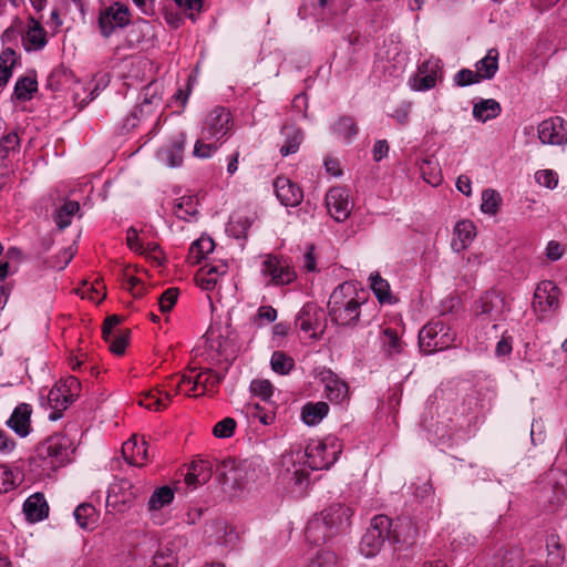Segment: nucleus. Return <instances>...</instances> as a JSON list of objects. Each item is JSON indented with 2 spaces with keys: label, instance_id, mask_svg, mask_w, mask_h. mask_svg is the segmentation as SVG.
Instances as JSON below:
<instances>
[{
  "label": "nucleus",
  "instance_id": "nucleus-1",
  "mask_svg": "<svg viewBox=\"0 0 567 567\" xmlns=\"http://www.w3.org/2000/svg\"><path fill=\"white\" fill-rule=\"evenodd\" d=\"M239 349V334L230 321H212L202 341L193 349V360L182 375L172 377L167 386L174 393L197 398L215 392L224 374L214 367L229 360Z\"/></svg>",
  "mask_w": 567,
  "mask_h": 567
},
{
  "label": "nucleus",
  "instance_id": "nucleus-2",
  "mask_svg": "<svg viewBox=\"0 0 567 567\" xmlns=\"http://www.w3.org/2000/svg\"><path fill=\"white\" fill-rule=\"evenodd\" d=\"M341 451L342 444L336 436L310 440L303 451L282 456L281 478L301 491L309 484V473L305 465L311 471L329 470L338 461Z\"/></svg>",
  "mask_w": 567,
  "mask_h": 567
},
{
  "label": "nucleus",
  "instance_id": "nucleus-3",
  "mask_svg": "<svg viewBox=\"0 0 567 567\" xmlns=\"http://www.w3.org/2000/svg\"><path fill=\"white\" fill-rule=\"evenodd\" d=\"M75 447L73 441L63 433H55L40 442L30 458L31 471L38 477H49L71 462Z\"/></svg>",
  "mask_w": 567,
  "mask_h": 567
},
{
  "label": "nucleus",
  "instance_id": "nucleus-4",
  "mask_svg": "<svg viewBox=\"0 0 567 567\" xmlns=\"http://www.w3.org/2000/svg\"><path fill=\"white\" fill-rule=\"evenodd\" d=\"M233 128L234 118L230 111L224 106L213 109L203 120L200 136L194 145V156L210 158L229 137Z\"/></svg>",
  "mask_w": 567,
  "mask_h": 567
},
{
  "label": "nucleus",
  "instance_id": "nucleus-5",
  "mask_svg": "<svg viewBox=\"0 0 567 567\" xmlns=\"http://www.w3.org/2000/svg\"><path fill=\"white\" fill-rule=\"evenodd\" d=\"M368 295L357 281H344L331 292L328 309L332 319H359L367 306Z\"/></svg>",
  "mask_w": 567,
  "mask_h": 567
},
{
  "label": "nucleus",
  "instance_id": "nucleus-6",
  "mask_svg": "<svg viewBox=\"0 0 567 567\" xmlns=\"http://www.w3.org/2000/svg\"><path fill=\"white\" fill-rule=\"evenodd\" d=\"M385 540L396 543L399 538L392 530V520L386 515H377L361 538L360 553L367 558H372L380 553Z\"/></svg>",
  "mask_w": 567,
  "mask_h": 567
},
{
  "label": "nucleus",
  "instance_id": "nucleus-7",
  "mask_svg": "<svg viewBox=\"0 0 567 567\" xmlns=\"http://www.w3.org/2000/svg\"><path fill=\"white\" fill-rule=\"evenodd\" d=\"M454 339L455 334L451 332L445 321H427L419 331V344L425 353L447 349Z\"/></svg>",
  "mask_w": 567,
  "mask_h": 567
},
{
  "label": "nucleus",
  "instance_id": "nucleus-8",
  "mask_svg": "<svg viewBox=\"0 0 567 567\" xmlns=\"http://www.w3.org/2000/svg\"><path fill=\"white\" fill-rule=\"evenodd\" d=\"M225 467L228 468L224 473L225 482H231L233 486L239 489L245 488L250 482H256L262 472L259 458L230 461Z\"/></svg>",
  "mask_w": 567,
  "mask_h": 567
},
{
  "label": "nucleus",
  "instance_id": "nucleus-9",
  "mask_svg": "<svg viewBox=\"0 0 567 567\" xmlns=\"http://www.w3.org/2000/svg\"><path fill=\"white\" fill-rule=\"evenodd\" d=\"M260 272L267 285L284 286L292 282L297 275L289 262L277 256H267L261 262Z\"/></svg>",
  "mask_w": 567,
  "mask_h": 567
},
{
  "label": "nucleus",
  "instance_id": "nucleus-10",
  "mask_svg": "<svg viewBox=\"0 0 567 567\" xmlns=\"http://www.w3.org/2000/svg\"><path fill=\"white\" fill-rule=\"evenodd\" d=\"M537 136L543 145L565 146L567 144V121L560 116L543 120L537 126Z\"/></svg>",
  "mask_w": 567,
  "mask_h": 567
},
{
  "label": "nucleus",
  "instance_id": "nucleus-11",
  "mask_svg": "<svg viewBox=\"0 0 567 567\" xmlns=\"http://www.w3.org/2000/svg\"><path fill=\"white\" fill-rule=\"evenodd\" d=\"M130 23V10L118 2L103 9L99 16V28L103 37H111L117 29Z\"/></svg>",
  "mask_w": 567,
  "mask_h": 567
},
{
  "label": "nucleus",
  "instance_id": "nucleus-12",
  "mask_svg": "<svg viewBox=\"0 0 567 567\" xmlns=\"http://www.w3.org/2000/svg\"><path fill=\"white\" fill-rule=\"evenodd\" d=\"M559 306V289L551 280L540 281L534 292L533 309L536 313L550 315Z\"/></svg>",
  "mask_w": 567,
  "mask_h": 567
},
{
  "label": "nucleus",
  "instance_id": "nucleus-13",
  "mask_svg": "<svg viewBox=\"0 0 567 567\" xmlns=\"http://www.w3.org/2000/svg\"><path fill=\"white\" fill-rule=\"evenodd\" d=\"M159 86L156 83H151L141 93V102L132 113V118L126 120L125 126L135 127L140 117L151 115L162 104V95Z\"/></svg>",
  "mask_w": 567,
  "mask_h": 567
},
{
  "label": "nucleus",
  "instance_id": "nucleus-14",
  "mask_svg": "<svg viewBox=\"0 0 567 567\" xmlns=\"http://www.w3.org/2000/svg\"><path fill=\"white\" fill-rule=\"evenodd\" d=\"M186 143L184 132L174 134L167 143L162 145L156 152V158L167 167H178L183 163V153Z\"/></svg>",
  "mask_w": 567,
  "mask_h": 567
},
{
  "label": "nucleus",
  "instance_id": "nucleus-15",
  "mask_svg": "<svg viewBox=\"0 0 567 567\" xmlns=\"http://www.w3.org/2000/svg\"><path fill=\"white\" fill-rule=\"evenodd\" d=\"M122 321H103L102 336L112 353L121 355L128 344L131 330L121 326Z\"/></svg>",
  "mask_w": 567,
  "mask_h": 567
},
{
  "label": "nucleus",
  "instance_id": "nucleus-16",
  "mask_svg": "<svg viewBox=\"0 0 567 567\" xmlns=\"http://www.w3.org/2000/svg\"><path fill=\"white\" fill-rule=\"evenodd\" d=\"M441 71V61L437 59H429L424 61L410 79V86L414 91H429L436 85V80Z\"/></svg>",
  "mask_w": 567,
  "mask_h": 567
},
{
  "label": "nucleus",
  "instance_id": "nucleus-17",
  "mask_svg": "<svg viewBox=\"0 0 567 567\" xmlns=\"http://www.w3.org/2000/svg\"><path fill=\"white\" fill-rule=\"evenodd\" d=\"M326 205L331 217L337 221H344L351 213L352 204L349 192L343 187H332L326 195Z\"/></svg>",
  "mask_w": 567,
  "mask_h": 567
},
{
  "label": "nucleus",
  "instance_id": "nucleus-18",
  "mask_svg": "<svg viewBox=\"0 0 567 567\" xmlns=\"http://www.w3.org/2000/svg\"><path fill=\"white\" fill-rule=\"evenodd\" d=\"M126 244L132 251L145 256L156 265H162L165 260L159 245L155 241H144L134 227L128 228L126 233Z\"/></svg>",
  "mask_w": 567,
  "mask_h": 567
},
{
  "label": "nucleus",
  "instance_id": "nucleus-19",
  "mask_svg": "<svg viewBox=\"0 0 567 567\" xmlns=\"http://www.w3.org/2000/svg\"><path fill=\"white\" fill-rule=\"evenodd\" d=\"M508 307L504 298L496 291H486L475 303L477 316H486L491 319H497L507 313Z\"/></svg>",
  "mask_w": 567,
  "mask_h": 567
},
{
  "label": "nucleus",
  "instance_id": "nucleus-20",
  "mask_svg": "<svg viewBox=\"0 0 567 567\" xmlns=\"http://www.w3.org/2000/svg\"><path fill=\"white\" fill-rule=\"evenodd\" d=\"M328 514H317L306 527L305 536L308 542L319 545L331 540L337 536L336 527L331 528L326 523Z\"/></svg>",
  "mask_w": 567,
  "mask_h": 567
},
{
  "label": "nucleus",
  "instance_id": "nucleus-21",
  "mask_svg": "<svg viewBox=\"0 0 567 567\" xmlns=\"http://www.w3.org/2000/svg\"><path fill=\"white\" fill-rule=\"evenodd\" d=\"M22 45L25 51H39L47 44V32L39 21L29 18L21 32Z\"/></svg>",
  "mask_w": 567,
  "mask_h": 567
},
{
  "label": "nucleus",
  "instance_id": "nucleus-22",
  "mask_svg": "<svg viewBox=\"0 0 567 567\" xmlns=\"http://www.w3.org/2000/svg\"><path fill=\"white\" fill-rule=\"evenodd\" d=\"M319 514H328L326 523L331 528L336 527V534L338 535L349 528L353 511L342 503H333Z\"/></svg>",
  "mask_w": 567,
  "mask_h": 567
},
{
  "label": "nucleus",
  "instance_id": "nucleus-23",
  "mask_svg": "<svg viewBox=\"0 0 567 567\" xmlns=\"http://www.w3.org/2000/svg\"><path fill=\"white\" fill-rule=\"evenodd\" d=\"M275 193L279 202L287 207L298 206L303 198L301 188L287 177H278L274 184Z\"/></svg>",
  "mask_w": 567,
  "mask_h": 567
},
{
  "label": "nucleus",
  "instance_id": "nucleus-24",
  "mask_svg": "<svg viewBox=\"0 0 567 567\" xmlns=\"http://www.w3.org/2000/svg\"><path fill=\"white\" fill-rule=\"evenodd\" d=\"M321 382L324 384L326 398L334 404H341L349 399L348 384L331 371L320 375Z\"/></svg>",
  "mask_w": 567,
  "mask_h": 567
},
{
  "label": "nucleus",
  "instance_id": "nucleus-25",
  "mask_svg": "<svg viewBox=\"0 0 567 567\" xmlns=\"http://www.w3.org/2000/svg\"><path fill=\"white\" fill-rule=\"evenodd\" d=\"M228 272V264L224 260L207 262L197 276L199 286L205 290L214 289L223 276Z\"/></svg>",
  "mask_w": 567,
  "mask_h": 567
},
{
  "label": "nucleus",
  "instance_id": "nucleus-26",
  "mask_svg": "<svg viewBox=\"0 0 567 567\" xmlns=\"http://www.w3.org/2000/svg\"><path fill=\"white\" fill-rule=\"evenodd\" d=\"M32 413V408L28 403H20L17 405L7 421V425L14 431L20 437H25L29 435L31 430L30 416Z\"/></svg>",
  "mask_w": 567,
  "mask_h": 567
},
{
  "label": "nucleus",
  "instance_id": "nucleus-27",
  "mask_svg": "<svg viewBox=\"0 0 567 567\" xmlns=\"http://www.w3.org/2000/svg\"><path fill=\"white\" fill-rule=\"evenodd\" d=\"M23 513L29 522H41L49 515V505L43 494L34 493L23 503Z\"/></svg>",
  "mask_w": 567,
  "mask_h": 567
},
{
  "label": "nucleus",
  "instance_id": "nucleus-28",
  "mask_svg": "<svg viewBox=\"0 0 567 567\" xmlns=\"http://www.w3.org/2000/svg\"><path fill=\"white\" fill-rule=\"evenodd\" d=\"M47 401L51 409V412L49 413V420L51 421L60 420L63 416V411L74 402L71 400V395L64 393L58 384L49 391Z\"/></svg>",
  "mask_w": 567,
  "mask_h": 567
},
{
  "label": "nucleus",
  "instance_id": "nucleus-29",
  "mask_svg": "<svg viewBox=\"0 0 567 567\" xmlns=\"http://www.w3.org/2000/svg\"><path fill=\"white\" fill-rule=\"evenodd\" d=\"M126 462L134 466H143L148 461V449L145 441L138 443L135 439L126 441L122 446Z\"/></svg>",
  "mask_w": 567,
  "mask_h": 567
},
{
  "label": "nucleus",
  "instance_id": "nucleus-30",
  "mask_svg": "<svg viewBox=\"0 0 567 567\" xmlns=\"http://www.w3.org/2000/svg\"><path fill=\"white\" fill-rule=\"evenodd\" d=\"M284 136V143L279 148V153L282 157H287L297 153L303 141V132L301 128L295 125H285L281 130Z\"/></svg>",
  "mask_w": 567,
  "mask_h": 567
},
{
  "label": "nucleus",
  "instance_id": "nucleus-31",
  "mask_svg": "<svg viewBox=\"0 0 567 567\" xmlns=\"http://www.w3.org/2000/svg\"><path fill=\"white\" fill-rule=\"evenodd\" d=\"M174 215L185 221H194L198 216V199L193 195L177 198L173 205Z\"/></svg>",
  "mask_w": 567,
  "mask_h": 567
},
{
  "label": "nucleus",
  "instance_id": "nucleus-32",
  "mask_svg": "<svg viewBox=\"0 0 567 567\" xmlns=\"http://www.w3.org/2000/svg\"><path fill=\"white\" fill-rule=\"evenodd\" d=\"M453 235L452 247L456 251H461L473 241L475 237V226L471 220H461L455 225Z\"/></svg>",
  "mask_w": 567,
  "mask_h": 567
},
{
  "label": "nucleus",
  "instance_id": "nucleus-33",
  "mask_svg": "<svg viewBox=\"0 0 567 567\" xmlns=\"http://www.w3.org/2000/svg\"><path fill=\"white\" fill-rule=\"evenodd\" d=\"M547 483L551 486L553 495L549 503L555 504L567 497V473L559 470H550L546 476Z\"/></svg>",
  "mask_w": 567,
  "mask_h": 567
},
{
  "label": "nucleus",
  "instance_id": "nucleus-34",
  "mask_svg": "<svg viewBox=\"0 0 567 567\" xmlns=\"http://www.w3.org/2000/svg\"><path fill=\"white\" fill-rule=\"evenodd\" d=\"M499 53L497 49L492 48L487 51L486 55L475 63V71L481 80H491L498 71Z\"/></svg>",
  "mask_w": 567,
  "mask_h": 567
},
{
  "label": "nucleus",
  "instance_id": "nucleus-35",
  "mask_svg": "<svg viewBox=\"0 0 567 567\" xmlns=\"http://www.w3.org/2000/svg\"><path fill=\"white\" fill-rule=\"evenodd\" d=\"M329 413V405L326 402H309L301 409V420L306 425L319 424Z\"/></svg>",
  "mask_w": 567,
  "mask_h": 567
},
{
  "label": "nucleus",
  "instance_id": "nucleus-36",
  "mask_svg": "<svg viewBox=\"0 0 567 567\" xmlns=\"http://www.w3.org/2000/svg\"><path fill=\"white\" fill-rule=\"evenodd\" d=\"M370 288L380 303L392 305L395 297L391 292L390 284L379 272H372L369 277Z\"/></svg>",
  "mask_w": 567,
  "mask_h": 567
},
{
  "label": "nucleus",
  "instance_id": "nucleus-37",
  "mask_svg": "<svg viewBox=\"0 0 567 567\" xmlns=\"http://www.w3.org/2000/svg\"><path fill=\"white\" fill-rule=\"evenodd\" d=\"M502 112L501 104L494 99L481 100L473 106V116L478 122L485 123L496 118Z\"/></svg>",
  "mask_w": 567,
  "mask_h": 567
},
{
  "label": "nucleus",
  "instance_id": "nucleus-38",
  "mask_svg": "<svg viewBox=\"0 0 567 567\" xmlns=\"http://www.w3.org/2000/svg\"><path fill=\"white\" fill-rule=\"evenodd\" d=\"M331 133L337 140L349 144L358 134V127L352 117L341 116L332 124Z\"/></svg>",
  "mask_w": 567,
  "mask_h": 567
},
{
  "label": "nucleus",
  "instance_id": "nucleus-39",
  "mask_svg": "<svg viewBox=\"0 0 567 567\" xmlns=\"http://www.w3.org/2000/svg\"><path fill=\"white\" fill-rule=\"evenodd\" d=\"M76 524L87 530H93L99 520V513L92 504L83 503L74 509Z\"/></svg>",
  "mask_w": 567,
  "mask_h": 567
},
{
  "label": "nucleus",
  "instance_id": "nucleus-40",
  "mask_svg": "<svg viewBox=\"0 0 567 567\" xmlns=\"http://www.w3.org/2000/svg\"><path fill=\"white\" fill-rule=\"evenodd\" d=\"M215 244L210 237L202 236L192 243L187 259L190 264H199L206 256L214 250Z\"/></svg>",
  "mask_w": 567,
  "mask_h": 567
},
{
  "label": "nucleus",
  "instance_id": "nucleus-41",
  "mask_svg": "<svg viewBox=\"0 0 567 567\" xmlns=\"http://www.w3.org/2000/svg\"><path fill=\"white\" fill-rule=\"evenodd\" d=\"M175 497V491L167 485L155 488L150 496L147 502V508L150 512L161 511L165 506L169 505Z\"/></svg>",
  "mask_w": 567,
  "mask_h": 567
},
{
  "label": "nucleus",
  "instance_id": "nucleus-42",
  "mask_svg": "<svg viewBox=\"0 0 567 567\" xmlns=\"http://www.w3.org/2000/svg\"><path fill=\"white\" fill-rule=\"evenodd\" d=\"M420 173L424 182L432 186H439L443 181L439 162L433 157H426L421 161Z\"/></svg>",
  "mask_w": 567,
  "mask_h": 567
},
{
  "label": "nucleus",
  "instance_id": "nucleus-43",
  "mask_svg": "<svg viewBox=\"0 0 567 567\" xmlns=\"http://www.w3.org/2000/svg\"><path fill=\"white\" fill-rule=\"evenodd\" d=\"M171 389L162 392L158 389H154L145 393L141 399L140 404L148 410L161 411L165 409L171 401Z\"/></svg>",
  "mask_w": 567,
  "mask_h": 567
},
{
  "label": "nucleus",
  "instance_id": "nucleus-44",
  "mask_svg": "<svg viewBox=\"0 0 567 567\" xmlns=\"http://www.w3.org/2000/svg\"><path fill=\"white\" fill-rule=\"evenodd\" d=\"M383 349L388 357L395 358L404 350L405 343L401 340L398 331L386 328L382 336Z\"/></svg>",
  "mask_w": 567,
  "mask_h": 567
},
{
  "label": "nucleus",
  "instance_id": "nucleus-45",
  "mask_svg": "<svg viewBox=\"0 0 567 567\" xmlns=\"http://www.w3.org/2000/svg\"><path fill=\"white\" fill-rule=\"evenodd\" d=\"M78 293L82 299H87L93 303H100L106 296L105 285L101 280L90 284L87 281L78 289Z\"/></svg>",
  "mask_w": 567,
  "mask_h": 567
},
{
  "label": "nucleus",
  "instance_id": "nucleus-46",
  "mask_svg": "<svg viewBox=\"0 0 567 567\" xmlns=\"http://www.w3.org/2000/svg\"><path fill=\"white\" fill-rule=\"evenodd\" d=\"M80 212V204L75 200H66L55 213L54 220L59 229L69 227L72 218Z\"/></svg>",
  "mask_w": 567,
  "mask_h": 567
},
{
  "label": "nucleus",
  "instance_id": "nucleus-47",
  "mask_svg": "<svg viewBox=\"0 0 567 567\" xmlns=\"http://www.w3.org/2000/svg\"><path fill=\"white\" fill-rule=\"evenodd\" d=\"M69 365L72 371L80 372L81 374H89L91 377L100 373L99 368L91 361H89L85 353L72 354L69 358Z\"/></svg>",
  "mask_w": 567,
  "mask_h": 567
},
{
  "label": "nucleus",
  "instance_id": "nucleus-48",
  "mask_svg": "<svg viewBox=\"0 0 567 567\" xmlns=\"http://www.w3.org/2000/svg\"><path fill=\"white\" fill-rule=\"evenodd\" d=\"M38 90V82L30 76L21 78L14 85V95L20 101H29Z\"/></svg>",
  "mask_w": 567,
  "mask_h": 567
},
{
  "label": "nucleus",
  "instance_id": "nucleus-49",
  "mask_svg": "<svg viewBox=\"0 0 567 567\" xmlns=\"http://www.w3.org/2000/svg\"><path fill=\"white\" fill-rule=\"evenodd\" d=\"M307 567H339V559L336 553L321 549L309 559Z\"/></svg>",
  "mask_w": 567,
  "mask_h": 567
},
{
  "label": "nucleus",
  "instance_id": "nucleus-50",
  "mask_svg": "<svg viewBox=\"0 0 567 567\" xmlns=\"http://www.w3.org/2000/svg\"><path fill=\"white\" fill-rule=\"evenodd\" d=\"M270 365L276 373L285 375L292 370L295 361L292 358L286 355V353L275 351L271 355Z\"/></svg>",
  "mask_w": 567,
  "mask_h": 567
},
{
  "label": "nucleus",
  "instance_id": "nucleus-51",
  "mask_svg": "<svg viewBox=\"0 0 567 567\" xmlns=\"http://www.w3.org/2000/svg\"><path fill=\"white\" fill-rule=\"evenodd\" d=\"M250 227V223L247 217L243 216H231L226 226V231L229 236L234 238L240 239L246 236L248 228Z\"/></svg>",
  "mask_w": 567,
  "mask_h": 567
},
{
  "label": "nucleus",
  "instance_id": "nucleus-52",
  "mask_svg": "<svg viewBox=\"0 0 567 567\" xmlns=\"http://www.w3.org/2000/svg\"><path fill=\"white\" fill-rule=\"evenodd\" d=\"M249 390L255 396L260 398V400L265 402H268L274 394V385L266 379L252 380L250 382Z\"/></svg>",
  "mask_w": 567,
  "mask_h": 567
},
{
  "label": "nucleus",
  "instance_id": "nucleus-53",
  "mask_svg": "<svg viewBox=\"0 0 567 567\" xmlns=\"http://www.w3.org/2000/svg\"><path fill=\"white\" fill-rule=\"evenodd\" d=\"M501 204L499 194L494 189H485L482 193L481 210L487 215H495Z\"/></svg>",
  "mask_w": 567,
  "mask_h": 567
},
{
  "label": "nucleus",
  "instance_id": "nucleus-54",
  "mask_svg": "<svg viewBox=\"0 0 567 567\" xmlns=\"http://www.w3.org/2000/svg\"><path fill=\"white\" fill-rule=\"evenodd\" d=\"M205 466H206V462H204V461H195L192 463L190 468L185 476V483L187 484V486L195 488L198 485H202L209 480L210 474L202 475L200 473H197V467H205Z\"/></svg>",
  "mask_w": 567,
  "mask_h": 567
},
{
  "label": "nucleus",
  "instance_id": "nucleus-55",
  "mask_svg": "<svg viewBox=\"0 0 567 567\" xmlns=\"http://www.w3.org/2000/svg\"><path fill=\"white\" fill-rule=\"evenodd\" d=\"M20 150V138L16 132L3 135L0 140V153L3 157H9Z\"/></svg>",
  "mask_w": 567,
  "mask_h": 567
},
{
  "label": "nucleus",
  "instance_id": "nucleus-56",
  "mask_svg": "<svg viewBox=\"0 0 567 567\" xmlns=\"http://www.w3.org/2000/svg\"><path fill=\"white\" fill-rule=\"evenodd\" d=\"M148 567H177V557L169 549H159L153 556V561Z\"/></svg>",
  "mask_w": 567,
  "mask_h": 567
},
{
  "label": "nucleus",
  "instance_id": "nucleus-57",
  "mask_svg": "<svg viewBox=\"0 0 567 567\" xmlns=\"http://www.w3.org/2000/svg\"><path fill=\"white\" fill-rule=\"evenodd\" d=\"M535 182L548 189H555L558 185V174L554 169H539L534 175Z\"/></svg>",
  "mask_w": 567,
  "mask_h": 567
},
{
  "label": "nucleus",
  "instance_id": "nucleus-58",
  "mask_svg": "<svg viewBox=\"0 0 567 567\" xmlns=\"http://www.w3.org/2000/svg\"><path fill=\"white\" fill-rule=\"evenodd\" d=\"M236 425L235 419L225 417L215 424L213 434L218 439L231 437L235 433Z\"/></svg>",
  "mask_w": 567,
  "mask_h": 567
},
{
  "label": "nucleus",
  "instance_id": "nucleus-59",
  "mask_svg": "<svg viewBox=\"0 0 567 567\" xmlns=\"http://www.w3.org/2000/svg\"><path fill=\"white\" fill-rule=\"evenodd\" d=\"M99 95V87L76 86L74 90V102L84 107Z\"/></svg>",
  "mask_w": 567,
  "mask_h": 567
},
{
  "label": "nucleus",
  "instance_id": "nucleus-60",
  "mask_svg": "<svg viewBox=\"0 0 567 567\" xmlns=\"http://www.w3.org/2000/svg\"><path fill=\"white\" fill-rule=\"evenodd\" d=\"M453 81L457 86H468L472 84H477L482 80L476 71L470 69H462L455 73Z\"/></svg>",
  "mask_w": 567,
  "mask_h": 567
},
{
  "label": "nucleus",
  "instance_id": "nucleus-61",
  "mask_svg": "<svg viewBox=\"0 0 567 567\" xmlns=\"http://www.w3.org/2000/svg\"><path fill=\"white\" fill-rule=\"evenodd\" d=\"M177 288H168L158 298V307L162 313H168L175 306L178 298Z\"/></svg>",
  "mask_w": 567,
  "mask_h": 567
},
{
  "label": "nucleus",
  "instance_id": "nucleus-62",
  "mask_svg": "<svg viewBox=\"0 0 567 567\" xmlns=\"http://www.w3.org/2000/svg\"><path fill=\"white\" fill-rule=\"evenodd\" d=\"M56 384L64 393L70 394L73 401L80 395L81 381L78 377L70 375Z\"/></svg>",
  "mask_w": 567,
  "mask_h": 567
},
{
  "label": "nucleus",
  "instance_id": "nucleus-63",
  "mask_svg": "<svg viewBox=\"0 0 567 567\" xmlns=\"http://www.w3.org/2000/svg\"><path fill=\"white\" fill-rule=\"evenodd\" d=\"M317 4L321 10L333 14H337L339 11L342 14L348 9L346 0H317Z\"/></svg>",
  "mask_w": 567,
  "mask_h": 567
},
{
  "label": "nucleus",
  "instance_id": "nucleus-64",
  "mask_svg": "<svg viewBox=\"0 0 567 567\" xmlns=\"http://www.w3.org/2000/svg\"><path fill=\"white\" fill-rule=\"evenodd\" d=\"M16 486L13 472L6 465H0V493H7Z\"/></svg>",
  "mask_w": 567,
  "mask_h": 567
}]
</instances>
